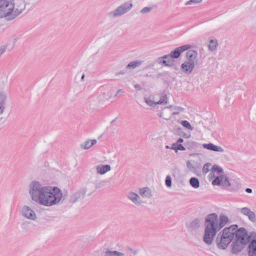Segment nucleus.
I'll list each match as a JSON object with an SVG mask.
<instances>
[{"label": "nucleus", "instance_id": "3", "mask_svg": "<svg viewBox=\"0 0 256 256\" xmlns=\"http://www.w3.org/2000/svg\"><path fill=\"white\" fill-rule=\"evenodd\" d=\"M44 196L41 200L40 204L50 206L58 204L62 198V193L60 188L56 186H48Z\"/></svg>", "mask_w": 256, "mask_h": 256}, {"label": "nucleus", "instance_id": "28", "mask_svg": "<svg viewBox=\"0 0 256 256\" xmlns=\"http://www.w3.org/2000/svg\"><path fill=\"white\" fill-rule=\"evenodd\" d=\"M168 102V98L167 97V96L166 94H164L163 96L160 100L156 102L157 104H167Z\"/></svg>", "mask_w": 256, "mask_h": 256}, {"label": "nucleus", "instance_id": "42", "mask_svg": "<svg viewBox=\"0 0 256 256\" xmlns=\"http://www.w3.org/2000/svg\"><path fill=\"white\" fill-rule=\"evenodd\" d=\"M174 110H178L177 112H174V114H178V112H182L184 110V108L180 106H176L174 108Z\"/></svg>", "mask_w": 256, "mask_h": 256}, {"label": "nucleus", "instance_id": "7", "mask_svg": "<svg viewBox=\"0 0 256 256\" xmlns=\"http://www.w3.org/2000/svg\"><path fill=\"white\" fill-rule=\"evenodd\" d=\"M86 192V188H82L75 192L70 196L69 202L70 204H74L79 200L84 198Z\"/></svg>", "mask_w": 256, "mask_h": 256}, {"label": "nucleus", "instance_id": "30", "mask_svg": "<svg viewBox=\"0 0 256 256\" xmlns=\"http://www.w3.org/2000/svg\"><path fill=\"white\" fill-rule=\"evenodd\" d=\"M173 62L174 60H165L164 59L162 60V62H160V64H162L165 66L171 67L173 66Z\"/></svg>", "mask_w": 256, "mask_h": 256}, {"label": "nucleus", "instance_id": "51", "mask_svg": "<svg viewBox=\"0 0 256 256\" xmlns=\"http://www.w3.org/2000/svg\"><path fill=\"white\" fill-rule=\"evenodd\" d=\"M238 190V186H237L236 188H232L231 190H230L232 192H236Z\"/></svg>", "mask_w": 256, "mask_h": 256}, {"label": "nucleus", "instance_id": "32", "mask_svg": "<svg viewBox=\"0 0 256 256\" xmlns=\"http://www.w3.org/2000/svg\"><path fill=\"white\" fill-rule=\"evenodd\" d=\"M197 143L194 142H188L184 144V145L188 148H194L196 146Z\"/></svg>", "mask_w": 256, "mask_h": 256}, {"label": "nucleus", "instance_id": "20", "mask_svg": "<svg viewBox=\"0 0 256 256\" xmlns=\"http://www.w3.org/2000/svg\"><path fill=\"white\" fill-rule=\"evenodd\" d=\"M6 95L3 93H0V114H3L5 106V102L6 100Z\"/></svg>", "mask_w": 256, "mask_h": 256}, {"label": "nucleus", "instance_id": "33", "mask_svg": "<svg viewBox=\"0 0 256 256\" xmlns=\"http://www.w3.org/2000/svg\"><path fill=\"white\" fill-rule=\"evenodd\" d=\"M165 183L166 185L168 188H170L172 186V178L170 175H168L166 176Z\"/></svg>", "mask_w": 256, "mask_h": 256}, {"label": "nucleus", "instance_id": "13", "mask_svg": "<svg viewBox=\"0 0 256 256\" xmlns=\"http://www.w3.org/2000/svg\"><path fill=\"white\" fill-rule=\"evenodd\" d=\"M194 62L186 61L182 64L181 69L184 74H189L192 72L194 68Z\"/></svg>", "mask_w": 256, "mask_h": 256}, {"label": "nucleus", "instance_id": "10", "mask_svg": "<svg viewBox=\"0 0 256 256\" xmlns=\"http://www.w3.org/2000/svg\"><path fill=\"white\" fill-rule=\"evenodd\" d=\"M248 256H256V234L250 239L248 243Z\"/></svg>", "mask_w": 256, "mask_h": 256}, {"label": "nucleus", "instance_id": "36", "mask_svg": "<svg viewBox=\"0 0 256 256\" xmlns=\"http://www.w3.org/2000/svg\"><path fill=\"white\" fill-rule=\"evenodd\" d=\"M178 150H185L186 148L181 144H176V148H174V150L176 152H177Z\"/></svg>", "mask_w": 256, "mask_h": 256}, {"label": "nucleus", "instance_id": "9", "mask_svg": "<svg viewBox=\"0 0 256 256\" xmlns=\"http://www.w3.org/2000/svg\"><path fill=\"white\" fill-rule=\"evenodd\" d=\"M26 5L22 0H17L14 2V8L13 10L14 20L19 16L25 8Z\"/></svg>", "mask_w": 256, "mask_h": 256}, {"label": "nucleus", "instance_id": "54", "mask_svg": "<svg viewBox=\"0 0 256 256\" xmlns=\"http://www.w3.org/2000/svg\"><path fill=\"white\" fill-rule=\"evenodd\" d=\"M252 212V211H250V212H248V213L245 215L248 218V216H250V214Z\"/></svg>", "mask_w": 256, "mask_h": 256}, {"label": "nucleus", "instance_id": "4", "mask_svg": "<svg viewBox=\"0 0 256 256\" xmlns=\"http://www.w3.org/2000/svg\"><path fill=\"white\" fill-rule=\"evenodd\" d=\"M48 186H43L39 182L36 181L32 182L29 185V194L31 198L34 201L40 204L41 200L44 196Z\"/></svg>", "mask_w": 256, "mask_h": 256}, {"label": "nucleus", "instance_id": "2", "mask_svg": "<svg viewBox=\"0 0 256 256\" xmlns=\"http://www.w3.org/2000/svg\"><path fill=\"white\" fill-rule=\"evenodd\" d=\"M228 222V218L225 215L220 216L218 223V216L216 213L208 214L204 221L205 229L202 238L204 242L208 245L212 244L216 233Z\"/></svg>", "mask_w": 256, "mask_h": 256}, {"label": "nucleus", "instance_id": "8", "mask_svg": "<svg viewBox=\"0 0 256 256\" xmlns=\"http://www.w3.org/2000/svg\"><path fill=\"white\" fill-rule=\"evenodd\" d=\"M192 47V46L190 44H185L178 47L170 52V56L172 58H178L182 52L189 50Z\"/></svg>", "mask_w": 256, "mask_h": 256}, {"label": "nucleus", "instance_id": "31", "mask_svg": "<svg viewBox=\"0 0 256 256\" xmlns=\"http://www.w3.org/2000/svg\"><path fill=\"white\" fill-rule=\"evenodd\" d=\"M212 166L210 163L207 162L202 167V172L204 174H207L210 170V167Z\"/></svg>", "mask_w": 256, "mask_h": 256}, {"label": "nucleus", "instance_id": "38", "mask_svg": "<svg viewBox=\"0 0 256 256\" xmlns=\"http://www.w3.org/2000/svg\"><path fill=\"white\" fill-rule=\"evenodd\" d=\"M152 10V7H144L142 9L140 12L142 14L148 13Z\"/></svg>", "mask_w": 256, "mask_h": 256}, {"label": "nucleus", "instance_id": "15", "mask_svg": "<svg viewBox=\"0 0 256 256\" xmlns=\"http://www.w3.org/2000/svg\"><path fill=\"white\" fill-rule=\"evenodd\" d=\"M202 146L204 148L214 152H224V150L222 147L214 145L212 143L204 144H203Z\"/></svg>", "mask_w": 256, "mask_h": 256}, {"label": "nucleus", "instance_id": "14", "mask_svg": "<svg viewBox=\"0 0 256 256\" xmlns=\"http://www.w3.org/2000/svg\"><path fill=\"white\" fill-rule=\"evenodd\" d=\"M200 227V219L196 218L188 224L186 225V228L188 232L196 231Z\"/></svg>", "mask_w": 256, "mask_h": 256}, {"label": "nucleus", "instance_id": "19", "mask_svg": "<svg viewBox=\"0 0 256 256\" xmlns=\"http://www.w3.org/2000/svg\"><path fill=\"white\" fill-rule=\"evenodd\" d=\"M96 142L97 140L95 139L91 140H88L80 144V147L84 150H88L92 146L95 145Z\"/></svg>", "mask_w": 256, "mask_h": 256}, {"label": "nucleus", "instance_id": "37", "mask_svg": "<svg viewBox=\"0 0 256 256\" xmlns=\"http://www.w3.org/2000/svg\"><path fill=\"white\" fill-rule=\"evenodd\" d=\"M144 101L148 106H154L157 104L154 102L153 100L147 98H144Z\"/></svg>", "mask_w": 256, "mask_h": 256}, {"label": "nucleus", "instance_id": "43", "mask_svg": "<svg viewBox=\"0 0 256 256\" xmlns=\"http://www.w3.org/2000/svg\"><path fill=\"white\" fill-rule=\"evenodd\" d=\"M163 73H158L156 76H154L150 74L149 76V78H158L160 76H164Z\"/></svg>", "mask_w": 256, "mask_h": 256}, {"label": "nucleus", "instance_id": "48", "mask_svg": "<svg viewBox=\"0 0 256 256\" xmlns=\"http://www.w3.org/2000/svg\"><path fill=\"white\" fill-rule=\"evenodd\" d=\"M245 191L248 194H251L252 192V189L250 188H246Z\"/></svg>", "mask_w": 256, "mask_h": 256}, {"label": "nucleus", "instance_id": "27", "mask_svg": "<svg viewBox=\"0 0 256 256\" xmlns=\"http://www.w3.org/2000/svg\"><path fill=\"white\" fill-rule=\"evenodd\" d=\"M182 125L189 130H192L194 128L191 126L190 124L186 120H182L180 122Z\"/></svg>", "mask_w": 256, "mask_h": 256}, {"label": "nucleus", "instance_id": "60", "mask_svg": "<svg viewBox=\"0 0 256 256\" xmlns=\"http://www.w3.org/2000/svg\"><path fill=\"white\" fill-rule=\"evenodd\" d=\"M178 130H181L182 128L178 127Z\"/></svg>", "mask_w": 256, "mask_h": 256}, {"label": "nucleus", "instance_id": "41", "mask_svg": "<svg viewBox=\"0 0 256 256\" xmlns=\"http://www.w3.org/2000/svg\"><path fill=\"white\" fill-rule=\"evenodd\" d=\"M186 166L190 170L195 169V168L189 160L186 162Z\"/></svg>", "mask_w": 256, "mask_h": 256}, {"label": "nucleus", "instance_id": "11", "mask_svg": "<svg viewBox=\"0 0 256 256\" xmlns=\"http://www.w3.org/2000/svg\"><path fill=\"white\" fill-rule=\"evenodd\" d=\"M22 214L23 216L30 220H35L36 218L35 212L29 206H23Z\"/></svg>", "mask_w": 256, "mask_h": 256}, {"label": "nucleus", "instance_id": "45", "mask_svg": "<svg viewBox=\"0 0 256 256\" xmlns=\"http://www.w3.org/2000/svg\"><path fill=\"white\" fill-rule=\"evenodd\" d=\"M162 58H163L165 60H170L172 58L170 56V54L164 55V56H162Z\"/></svg>", "mask_w": 256, "mask_h": 256}, {"label": "nucleus", "instance_id": "39", "mask_svg": "<svg viewBox=\"0 0 256 256\" xmlns=\"http://www.w3.org/2000/svg\"><path fill=\"white\" fill-rule=\"evenodd\" d=\"M250 210L248 208L244 207L240 208V210L242 214L245 216L248 213V212H250Z\"/></svg>", "mask_w": 256, "mask_h": 256}, {"label": "nucleus", "instance_id": "53", "mask_svg": "<svg viewBox=\"0 0 256 256\" xmlns=\"http://www.w3.org/2000/svg\"><path fill=\"white\" fill-rule=\"evenodd\" d=\"M164 60V58H162V56H161V57H160V58L158 59L157 62H158V64H160V62H162V60Z\"/></svg>", "mask_w": 256, "mask_h": 256}, {"label": "nucleus", "instance_id": "5", "mask_svg": "<svg viewBox=\"0 0 256 256\" xmlns=\"http://www.w3.org/2000/svg\"><path fill=\"white\" fill-rule=\"evenodd\" d=\"M14 0H0V18L8 21L14 20Z\"/></svg>", "mask_w": 256, "mask_h": 256}, {"label": "nucleus", "instance_id": "46", "mask_svg": "<svg viewBox=\"0 0 256 256\" xmlns=\"http://www.w3.org/2000/svg\"><path fill=\"white\" fill-rule=\"evenodd\" d=\"M134 87L137 90H142V87L140 86V84H136L134 86Z\"/></svg>", "mask_w": 256, "mask_h": 256}, {"label": "nucleus", "instance_id": "24", "mask_svg": "<svg viewBox=\"0 0 256 256\" xmlns=\"http://www.w3.org/2000/svg\"><path fill=\"white\" fill-rule=\"evenodd\" d=\"M142 64L141 60H136L130 62L126 66V68H136L140 66Z\"/></svg>", "mask_w": 256, "mask_h": 256}, {"label": "nucleus", "instance_id": "22", "mask_svg": "<svg viewBox=\"0 0 256 256\" xmlns=\"http://www.w3.org/2000/svg\"><path fill=\"white\" fill-rule=\"evenodd\" d=\"M190 186L194 188H197L200 186L199 180L198 178L195 177H192L190 178Z\"/></svg>", "mask_w": 256, "mask_h": 256}, {"label": "nucleus", "instance_id": "12", "mask_svg": "<svg viewBox=\"0 0 256 256\" xmlns=\"http://www.w3.org/2000/svg\"><path fill=\"white\" fill-rule=\"evenodd\" d=\"M247 245L246 244L240 243L238 240H234L232 243L231 252L232 254H237L243 250L244 246Z\"/></svg>", "mask_w": 256, "mask_h": 256}, {"label": "nucleus", "instance_id": "55", "mask_svg": "<svg viewBox=\"0 0 256 256\" xmlns=\"http://www.w3.org/2000/svg\"><path fill=\"white\" fill-rule=\"evenodd\" d=\"M116 118L115 119H114V120H112L110 124H113L116 122Z\"/></svg>", "mask_w": 256, "mask_h": 256}, {"label": "nucleus", "instance_id": "49", "mask_svg": "<svg viewBox=\"0 0 256 256\" xmlns=\"http://www.w3.org/2000/svg\"><path fill=\"white\" fill-rule=\"evenodd\" d=\"M176 144H178L176 142H175V143L173 144H172V146H171L170 149L174 150V148H176Z\"/></svg>", "mask_w": 256, "mask_h": 256}, {"label": "nucleus", "instance_id": "34", "mask_svg": "<svg viewBox=\"0 0 256 256\" xmlns=\"http://www.w3.org/2000/svg\"><path fill=\"white\" fill-rule=\"evenodd\" d=\"M106 253L110 254L116 255V256H124V254H123L122 252H118V251H116V250H114V251H108L106 252Z\"/></svg>", "mask_w": 256, "mask_h": 256}, {"label": "nucleus", "instance_id": "26", "mask_svg": "<svg viewBox=\"0 0 256 256\" xmlns=\"http://www.w3.org/2000/svg\"><path fill=\"white\" fill-rule=\"evenodd\" d=\"M212 172H216L218 174H220L223 172V169L220 166L214 164L212 168Z\"/></svg>", "mask_w": 256, "mask_h": 256}, {"label": "nucleus", "instance_id": "21", "mask_svg": "<svg viewBox=\"0 0 256 256\" xmlns=\"http://www.w3.org/2000/svg\"><path fill=\"white\" fill-rule=\"evenodd\" d=\"M218 46V42L216 39L210 40L208 45V50L213 52L216 50Z\"/></svg>", "mask_w": 256, "mask_h": 256}, {"label": "nucleus", "instance_id": "47", "mask_svg": "<svg viewBox=\"0 0 256 256\" xmlns=\"http://www.w3.org/2000/svg\"><path fill=\"white\" fill-rule=\"evenodd\" d=\"M125 73H126L125 70H121L120 72H117L116 75L118 76L120 74H125Z\"/></svg>", "mask_w": 256, "mask_h": 256}, {"label": "nucleus", "instance_id": "18", "mask_svg": "<svg viewBox=\"0 0 256 256\" xmlns=\"http://www.w3.org/2000/svg\"><path fill=\"white\" fill-rule=\"evenodd\" d=\"M111 167L108 164L99 165L96 166L97 173L100 174H104L106 172L110 171Z\"/></svg>", "mask_w": 256, "mask_h": 256}, {"label": "nucleus", "instance_id": "50", "mask_svg": "<svg viewBox=\"0 0 256 256\" xmlns=\"http://www.w3.org/2000/svg\"><path fill=\"white\" fill-rule=\"evenodd\" d=\"M184 142V140L182 138H179L176 142L177 144H180Z\"/></svg>", "mask_w": 256, "mask_h": 256}, {"label": "nucleus", "instance_id": "6", "mask_svg": "<svg viewBox=\"0 0 256 256\" xmlns=\"http://www.w3.org/2000/svg\"><path fill=\"white\" fill-rule=\"evenodd\" d=\"M132 6L131 2H125L118 6L114 10L109 12L108 16L114 18L120 16L128 12Z\"/></svg>", "mask_w": 256, "mask_h": 256}, {"label": "nucleus", "instance_id": "23", "mask_svg": "<svg viewBox=\"0 0 256 256\" xmlns=\"http://www.w3.org/2000/svg\"><path fill=\"white\" fill-rule=\"evenodd\" d=\"M139 194L142 196L148 197L150 196V191L148 188L144 187L139 190Z\"/></svg>", "mask_w": 256, "mask_h": 256}, {"label": "nucleus", "instance_id": "17", "mask_svg": "<svg viewBox=\"0 0 256 256\" xmlns=\"http://www.w3.org/2000/svg\"><path fill=\"white\" fill-rule=\"evenodd\" d=\"M128 198L135 204L140 205L142 202L140 200V196L136 193L130 192L128 194Z\"/></svg>", "mask_w": 256, "mask_h": 256}, {"label": "nucleus", "instance_id": "25", "mask_svg": "<svg viewBox=\"0 0 256 256\" xmlns=\"http://www.w3.org/2000/svg\"><path fill=\"white\" fill-rule=\"evenodd\" d=\"M224 179V176H215L214 179L212 181L214 186H220L222 184V180Z\"/></svg>", "mask_w": 256, "mask_h": 256}, {"label": "nucleus", "instance_id": "56", "mask_svg": "<svg viewBox=\"0 0 256 256\" xmlns=\"http://www.w3.org/2000/svg\"><path fill=\"white\" fill-rule=\"evenodd\" d=\"M166 149H170L171 147L169 146H166Z\"/></svg>", "mask_w": 256, "mask_h": 256}, {"label": "nucleus", "instance_id": "52", "mask_svg": "<svg viewBox=\"0 0 256 256\" xmlns=\"http://www.w3.org/2000/svg\"><path fill=\"white\" fill-rule=\"evenodd\" d=\"M128 250H130L132 253H133L134 254L137 253V251L136 250H133L131 248H128Z\"/></svg>", "mask_w": 256, "mask_h": 256}, {"label": "nucleus", "instance_id": "58", "mask_svg": "<svg viewBox=\"0 0 256 256\" xmlns=\"http://www.w3.org/2000/svg\"><path fill=\"white\" fill-rule=\"evenodd\" d=\"M149 76L150 75H148V74H146L145 75V76L146 77H149Z\"/></svg>", "mask_w": 256, "mask_h": 256}, {"label": "nucleus", "instance_id": "1", "mask_svg": "<svg viewBox=\"0 0 256 256\" xmlns=\"http://www.w3.org/2000/svg\"><path fill=\"white\" fill-rule=\"evenodd\" d=\"M254 234V232H251L248 234V230L244 228H238L237 224H232L225 228L218 234L216 242L218 248L225 250L234 238V240H238L240 243L248 244Z\"/></svg>", "mask_w": 256, "mask_h": 256}, {"label": "nucleus", "instance_id": "40", "mask_svg": "<svg viewBox=\"0 0 256 256\" xmlns=\"http://www.w3.org/2000/svg\"><path fill=\"white\" fill-rule=\"evenodd\" d=\"M202 0H190L186 2V5L190 4L192 3L194 4H198Z\"/></svg>", "mask_w": 256, "mask_h": 256}, {"label": "nucleus", "instance_id": "57", "mask_svg": "<svg viewBox=\"0 0 256 256\" xmlns=\"http://www.w3.org/2000/svg\"><path fill=\"white\" fill-rule=\"evenodd\" d=\"M84 78V74H82V78H81V79L82 80H83Z\"/></svg>", "mask_w": 256, "mask_h": 256}, {"label": "nucleus", "instance_id": "35", "mask_svg": "<svg viewBox=\"0 0 256 256\" xmlns=\"http://www.w3.org/2000/svg\"><path fill=\"white\" fill-rule=\"evenodd\" d=\"M248 219L252 222H256V215L254 212H252L251 214L248 216Z\"/></svg>", "mask_w": 256, "mask_h": 256}, {"label": "nucleus", "instance_id": "59", "mask_svg": "<svg viewBox=\"0 0 256 256\" xmlns=\"http://www.w3.org/2000/svg\"><path fill=\"white\" fill-rule=\"evenodd\" d=\"M172 106L170 105L168 106V108H172Z\"/></svg>", "mask_w": 256, "mask_h": 256}, {"label": "nucleus", "instance_id": "16", "mask_svg": "<svg viewBox=\"0 0 256 256\" xmlns=\"http://www.w3.org/2000/svg\"><path fill=\"white\" fill-rule=\"evenodd\" d=\"M187 50L188 51L186 55V58L188 60L187 61L194 62V60L196 59L198 55V52L194 50Z\"/></svg>", "mask_w": 256, "mask_h": 256}, {"label": "nucleus", "instance_id": "29", "mask_svg": "<svg viewBox=\"0 0 256 256\" xmlns=\"http://www.w3.org/2000/svg\"><path fill=\"white\" fill-rule=\"evenodd\" d=\"M221 184L226 188L230 186V182L228 178L224 176V179L222 180Z\"/></svg>", "mask_w": 256, "mask_h": 256}, {"label": "nucleus", "instance_id": "44", "mask_svg": "<svg viewBox=\"0 0 256 256\" xmlns=\"http://www.w3.org/2000/svg\"><path fill=\"white\" fill-rule=\"evenodd\" d=\"M124 92V90L122 89H119L117 90L116 92L114 94V97H118V94H123Z\"/></svg>", "mask_w": 256, "mask_h": 256}]
</instances>
